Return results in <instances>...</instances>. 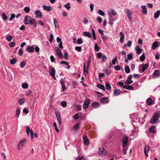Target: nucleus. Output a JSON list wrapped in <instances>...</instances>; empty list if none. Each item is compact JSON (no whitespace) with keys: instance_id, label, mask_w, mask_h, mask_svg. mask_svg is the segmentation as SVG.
I'll return each instance as SVG.
<instances>
[{"instance_id":"f257e3e1","label":"nucleus","mask_w":160,"mask_h":160,"mask_svg":"<svg viewBox=\"0 0 160 160\" xmlns=\"http://www.w3.org/2000/svg\"><path fill=\"white\" fill-rule=\"evenodd\" d=\"M160 116V112L158 111L155 112L151 119L150 122L152 124L157 123Z\"/></svg>"},{"instance_id":"f03ea898","label":"nucleus","mask_w":160,"mask_h":160,"mask_svg":"<svg viewBox=\"0 0 160 160\" xmlns=\"http://www.w3.org/2000/svg\"><path fill=\"white\" fill-rule=\"evenodd\" d=\"M124 12L126 13L127 16L128 18V19L129 20L130 22H132V13L131 11L129 9L127 8H125L124 9Z\"/></svg>"},{"instance_id":"7ed1b4c3","label":"nucleus","mask_w":160,"mask_h":160,"mask_svg":"<svg viewBox=\"0 0 160 160\" xmlns=\"http://www.w3.org/2000/svg\"><path fill=\"white\" fill-rule=\"evenodd\" d=\"M128 137L127 136H124L122 139V145L123 147H125L128 144Z\"/></svg>"},{"instance_id":"20e7f679","label":"nucleus","mask_w":160,"mask_h":160,"mask_svg":"<svg viewBox=\"0 0 160 160\" xmlns=\"http://www.w3.org/2000/svg\"><path fill=\"white\" fill-rule=\"evenodd\" d=\"M107 151L103 148H100L98 151L99 155L103 156L106 155L107 154Z\"/></svg>"},{"instance_id":"39448f33","label":"nucleus","mask_w":160,"mask_h":160,"mask_svg":"<svg viewBox=\"0 0 160 160\" xmlns=\"http://www.w3.org/2000/svg\"><path fill=\"white\" fill-rule=\"evenodd\" d=\"M90 102V99H88L85 100L83 104V109H86L88 108L89 106Z\"/></svg>"},{"instance_id":"423d86ee","label":"nucleus","mask_w":160,"mask_h":160,"mask_svg":"<svg viewBox=\"0 0 160 160\" xmlns=\"http://www.w3.org/2000/svg\"><path fill=\"white\" fill-rule=\"evenodd\" d=\"M150 150V148L148 144L146 145L144 149V153L146 157H148V152Z\"/></svg>"},{"instance_id":"0eeeda50","label":"nucleus","mask_w":160,"mask_h":160,"mask_svg":"<svg viewBox=\"0 0 160 160\" xmlns=\"http://www.w3.org/2000/svg\"><path fill=\"white\" fill-rule=\"evenodd\" d=\"M82 138L84 144L86 145H88L89 143V141L87 137L85 135H84L83 136Z\"/></svg>"},{"instance_id":"6e6552de","label":"nucleus","mask_w":160,"mask_h":160,"mask_svg":"<svg viewBox=\"0 0 160 160\" xmlns=\"http://www.w3.org/2000/svg\"><path fill=\"white\" fill-rule=\"evenodd\" d=\"M49 73L51 76L55 75V69L51 66L49 68Z\"/></svg>"},{"instance_id":"1a4fd4ad","label":"nucleus","mask_w":160,"mask_h":160,"mask_svg":"<svg viewBox=\"0 0 160 160\" xmlns=\"http://www.w3.org/2000/svg\"><path fill=\"white\" fill-rule=\"evenodd\" d=\"M55 114L56 115L57 120L58 121L59 123L60 124H62V122L60 113L58 111H56L55 112Z\"/></svg>"},{"instance_id":"9d476101","label":"nucleus","mask_w":160,"mask_h":160,"mask_svg":"<svg viewBox=\"0 0 160 160\" xmlns=\"http://www.w3.org/2000/svg\"><path fill=\"white\" fill-rule=\"evenodd\" d=\"M34 14L36 15V18H41L42 17V13L39 10H36L34 12Z\"/></svg>"},{"instance_id":"9b49d317","label":"nucleus","mask_w":160,"mask_h":160,"mask_svg":"<svg viewBox=\"0 0 160 160\" xmlns=\"http://www.w3.org/2000/svg\"><path fill=\"white\" fill-rule=\"evenodd\" d=\"M159 76V70H155L152 75L153 78H157Z\"/></svg>"},{"instance_id":"f8f14e48","label":"nucleus","mask_w":160,"mask_h":160,"mask_svg":"<svg viewBox=\"0 0 160 160\" xmlns=\"http://www.w3.org/2000/svg\"><path fill=\"white\" fill-rule=\"evenodd\" d=\"M80 123L78 122L76 123L73 126L72 129L73 130L75 131L76 132L78 131V129L80 127Z\"/></svg>"},{"instance_id":"ddd939ff","label":"nucleus","mask_w":160,"mask_h":160,"mask_svg":"<svg viewBox=\"0 0 160 160\" xmlns=\"http://www.w3.org/2000/svg\"><path fill=\"white\" fill-rule=\"evenodd\" d=\"M100 101L102 103L105 104L109 102V100L108 98L104 97L100 99Z\"/></svg>"},{"instance_id":"4468645a","label":"nucleus","mask_w":160,"mask_h":160,"mask_svg":"<svg viewBox=\"0 0 160 160\" xmlns=\"http://www.w3.org/2000/svg\"><path fill=\"white\" fill-rule=\"evenodd\" d=\"M158 47V42L155 41L152 43V48L153 50H155Z\"/></svg>"},{"instance_id":"2eb2a0df","label":"nucleus","mask_w":160,"mask_h":160,"mask_svg":"<svg viewBox=\"0 0 160 160\" xmlns=\"http://www.w3.org/2000/svg\"><path fill=\"white\" fill-rule=\"evenodd\" d=\"M30 24L33 27H35L36 26V22L35 19H31V21L29 22L28 24Z\"/></svg>"},{"instance_id":"dca6fc26","label":"nucleus","mask_w":160,"mask_h":160,"mask_svg":"<svg viewBox=\"0 0 160 160\" xmlns=\"http://www.w3.org/2000/svg\"><path fill=\"white\" fill-rule=\"evenodd\" d=\"M91 106L93 108H97L100 106V104L97 102H94L92 103Z\"/></svg>"},{"instance_id":"f3484780","label":"nucleus","mask_w":160,"mask_h":160,"mask_svg":"<svg viewBox=\"0 0 160 160\" xmlns=\"http://www.w3.org/2000/svg\"><path fill=\"white\" fill-rule=\"evenodd\" d=\"M141 8H142V12L144 15H146L147 14L148 12L146 6L145 5H143L141 6Z\"/></svg>"},{"instance_id":"a211bd4d","label":"nucleus","mask_w":160,"mask_h":160,"mask_svg":"<svg viewBox=\"0 0 160 160\" xmlns=\"http://www.w3.org/2000/svg\"><path fill=\"white\" fill-rule=\"evenodd\" d=\"M108 14L110 16H114L116 15L117 12L113 9H111L108 12Z\"/></svg>"},{"instance_id":"6ab92c4d","label":"nucleus","mask_w":160,"mask_h":160,"mask_svg":"<svg viewBox=\"0 0 160 160\" xmlns=\"http://www.w3.org/2000/svg\"><path fill=\"white\" fill-rule=\"evenodd\" d=\"M61 86L62 88V91L64 92L66 90V88L65 85V83L62 80V79H61L60 80Z\"/></svg>"},{"instance_id":"aec40b11","label":"nucleus","mask_w":160,"mask_h":160,"mask_svg":"<svg viewBox=\"0 0 160 160\" xmlns=\"http://www.w3.org/2000/svg\"><path fill=\"white\" fill-rule=\"evenodd\" d=\"M136 53L138 54H140L142 52V50L140 48L139 46H136L135 48Z\"/></svg>"},{"instance_id":"412c9836","label":"nucleus","mask_w":160,"mask_h":160,"mask_svg":"<svg viewBox=\"0 0 160 160\" xmlns=\"http://www.w3.org/2000/svg\"><path fill=\"white\" fill-rule=\"evenodd\" d=\"M32 18H31L30 17L28 16L24 18V22H25V24H28L30 21H31V19H32Z\"/></svg>"},{"instance_id":"4be33fe9","label":"nucleus","mask_w":160,"mask_h":160,"mask_svg":"<svg viewBox=\"0 0 160 160\" xmlns=\"http://www.w3.org/2000/svg\"><path fill=\"white\" fill-rule=\"evenodd\" d=\"M88 67L87 66L86 67V64L84 63V67H83V71L84 74L85 75H87L88 74Z\"/></svg>"},{"instance_id":"5701e85b","label":"nucleus","mask_w":160,"mask_h":160,"mask_svg":"<svg viewBox=\"0 0 160 160\" xmlns=\"http://www.w3.org/2000/svg\"><path fill=\"white\" fill-rule=\"evenodd\" d=\"M121 92L120 90L118 89H115L114 91L113 94L115 96H117L119 95Z\"/></svg>"},{"instance_id":"b1692460","label":"nucleus","mask_w":160,"mask_h":160,"mask_svg":"<svg viewBox=\"0 0 160 160\" xmlns=\"http://www.w3.org/2000/svg\"><path fill=\"white\" fill-rule=\"evenodd\" d=\"M149 66V64L148 63H146L145 64L142 66V72L141 73H142L144 72L148 68Z\"/></svg>"},{"instance_id":"393cba45","label":"nucleus","mask_w":160,"mask_h":160,"mask_svg":"<svg viewBox=\"0 0 160 160\" xmlns=\"http://www.w3.org/2000/svg\"><path fill=\"white\" fill-rule=\"evenodd\" d=\"M43 9L46 11H50L52 10V7L50 6H46L45 5H43L42 6Z\"/></svg>"},{"instance_id":"a878e982","label":"nucleus","mask_w":160,"mask_h":160,"mask_svg":"<svg viewBox=\"0 0 160 160\" xmlns=\"http://www.w3.org/2000/svg\"><path fill=\"white\" fill-rule=\"evenodd\" d=\"M26 142V139H24L22 140H21L19 142V147H20V148L22 147L24 144H25Z\"/></svg>"},{"instance_id":"bb28decb","label":"nucleus","mask_w":160,"mask_h":160,"mask_svg":"<svg viewBox=\"0 0 160 160\" xmlns=\"http://www.w3.org/2000/svg\"><path fill=\"white\" fill-rule=\"evenodd\" d=\"M123 88L129 90H133L134 89V87L131 85H124L123 86Z\"/></svg>"},{"instance_id":"cd10ccee","label":"nucleus","mask_w":160,"mask_h":160,"mask_svg":"<svg viewBox=\"0 0 160 160\" xmlns=\"http://www.w3.org/2000/svg\"><path fill=\"white\" fill-rule=\"evenodd\" d=\"M149 131L152 133H155L156 132V128L154 126H152L149 129Z\"/></svg>"},{"instance_id":"c85d7f7f","label":"nucleus","mask_w":160,"mask_h":160,"mask_svg":"<svg viewBox=\"0 0 160 160\" xmlns=\"http://www.w3.org/2000/svg\"><path fill=\"white\" fill-rule=\"evenodd\" d=\"M114 20L113 18L112 17V16H109V24L112 26Z\"/></svg>"},{"instance_id":"c756f323","label":"nucleus","mask_w":160,"mask_h":160,"mask_svg":"<svg viewBox=\"0 0 160 160\" xmlns=\"http://www.w3.org/2000/svg\"><path fill=\"white\" fill-rule=\"evenodd\" d=\"M27 50L29 52H32L34 51V48L33 47H28L27 48Z\"/></svg>"},{"instance_id":"7c9ffc66","label":"nucleus","mask_w":160,"mask_h":160,"mask_svg":"<svg viewBox=\"0 0 160 160\" xmlns=\"http://www.w3.org/2000/svg\"><path fill=\"white\" fill-rule=\"evenodd\" d=\"M83 34L84 36L88 38H91L92 37V34L89 32H84L83 33Z\"/></svg>"},{"instance_id":"2f4dec72","label":"nucleus","mask_w":160,"mask_h":160,"mask_svg":"<svg viewBox=\"0 0 160 160\" xmlns=\"http://www.w3.org/2000/svg\"><path fill=\"white\" fill-rule=\"evenodd\" d=\"M97 86L98 88L103 90V91H105V89L104 86L102 85L100 83H98L97 84Z\"/></svg>"},{"instance_id":"473e14b6","label":"nucleus","mask_w":160,"mask_h":160,"mask_svg":"<svg viewBox=\"0 0 160 160\" xmlns=\"http://www.w3.org/2000/svg\"><path fill=\"white\" fill-rule=\"evenodd\" d=\"M160 15V11L158 10L154 14V18H158Z\"/></svg>"},{"instance_id":"72a5a7b5","label":"nucleus","mask_w":160,"mask_h":160,"mask_svg":"<svg viewBox=\"0 0 160 160\" xmlns=\"http://www.w3.org/2000/svg\"><path fill=\"white\" fill-rule=\"evenodd\" d=\"M17 62V59L15 58H14L10 61V63L12 65L15 64Z\"/></svg>"},{"instance_id":"f704fd0d","label":"nucleus","mask_w":160,"mask_h":160,"mask_svg":"<svg viewBox=\"0 0 160 160\" xmlns=\"http://www.w3.org/2000/svg\"><path fill=\"white\" fill-rule=\"evenodd\" d=\"M117 57V56H116L115 58L112 59V62L113 65H115L116 63V62H118Z\"/></svg>"},{"instance_id":"c9c22d12","label":"nucleus","mask_w":160,"mask_h":160,"mask_svg":"<svg viewBox=\"0 0 160 160\" xmlns=\"http://www.w3.org/2000/svg\"><path fill=\"white\" fill-rule=\"evenodd\" d=\"M64 7H65L68 10H69L71 8V5L69 2H68L67 3L65 4L64 5Z\"/></svg>"},{"instance_id":"e433bc0d","label":"nucleus","mask_w":160,"mask_h":160,"mask_svg":"<svg viewBox=\"0 0 160 160\" xmlns=\"http://www.w3.org/2000/svg\"><path fill=\"white\" fill-rule=\"evenodd\" d=\"M133 82V81L132 80L127 79L124 82V83L126 84H129L132 83Z\"/></svg>"},{"instance_id":"4c0bfd02","label":"nucleus","mask_w":160,"mask_h":160,"mask_svg":"<svg viewBox=\"0 0 160 160\" xmlns=\"http://www.w3.org/2000/svg\"><path fill=\"white\" fill-rule=\"evenodd\" d=\"M147 103L149 105H151L153 102V100L151 98H149L147 99Z\"/></svg>"},{"instance_id":"58836bf2","label":"nucleus","mask_w":160,"mask_h":160,"mask_svg":"<svg viewBox=\"0 0 160 160\" xmlns=\"http://www.w3.org/2000/svg\"><path fill=\"white\" fill-rule=\"evenodd\" d=\"M26 64V62L24 60H23L20 63V66L21 68H23L25 66Z\"/></svg>"},{"instance_id":"ea45409f","label":"nucleus","mask_w":160,"mask_h":160,"mask_svg":"<svg viewBox=\"0 0 160 160\" xmlns=\"http://www.w3.org/2000/svg\"><path fill=\"white\" fill-rule=\"evenodd\" d=\"M145 59V56L144 54V53H143V54L140 57L139 59L140 60L142 61H143Z\"/></svg>"},{"instance_id":"a19ab883","label":"nucleus","mask_w":160,"mask_h":160,"mask_svg":"<svg viewBox=\"0 0 160 160\" xmlns=\"http://www.w3.org/2000/svg\"><path fill=\"white\" fill-rule=\"evenodd\" d=\"M106 89L108 90H110L111 88V87L110 85V84L108 83H106L105 84Z\"/></svg>"},{"instance_id":"79ce46f5","label":"nucleus","mask_w":160,"mask_h":160,"mask_svg":"<svg viewBox=\"0 0 160 160\" xmlns=\"http://www.w3.org/2000/svg\"><path fill=\"white\" fill-rule=\"evenodd\" d=\"M125 72L126 73H129L130 72V69L129 67L128 66H126L124 69Z\"/></svg>"},{"instance_id":"37998d69","label":"nucleus","mask_w":160,"mask_h":160,"mask_svg":"<svg viewBox=\"0 0 160 160\" xmlns=\"http://www.w3.org/2000/svg\"><path fill=\"white\" fill-rule=\"evenodd\" d=\"M61 105L63 108H65L67 106V102L66 101H62L61 102Z\"/></svg>"},{"instance_id":"c03bdc74","label":"nucleus","mask_w":160,"mask_h":160,"mask_svg":"<svg viewBox=\"0 0 160 160\" xmlns=\"http://www.w3.org/2000/svg\"><path fill=\"white\" fill-rule=\"evenodd\" d=\"M24 11L26 13L29 12L30 11V8L29 7H26L24 8Z\"/></svg>"},{"instance_id":"a18cd8bd","label":"nucleus","mask_w":160,"mask_h":160,"mask_svg":"<svg viewBox=\"0 0 160 160\" xmlns=\"http://www.w3.org/2000/svg\"><path fill=\"white\" fill-rule=\"evenodd\" d=\"M25 99L24 98H22L19 99L18 100V102L21 105L24 102Z\"/></svg>"},{"instance_id":"49530a36","label":"nucleus","mask_w":160,"mask_h":160,"mask_svg":"<svg viewBox=\"0 0 160 160\" xmlns=\"http://www.w3.org/2000/svg\"><path fill=\"white\" fill-rule=\"evenodd\" d=\"M58 20L57 19H55L54 20L53 23L55 28H57L58 27V25H57Z\"/></svg>"},{"instance_id":"de8ad7c7","label":"nucleus","mask_w":160,"mask_h":160,"mask_svg":"<svg viewBox=\"0 0 160 160\" xmlns=\"http://www.w3.org/2000/svg\"><path fill=\"white\" fill-rule=\"evenodd\" d=\"M77 43L78 44H80L83 43L82 39V38H78L77 40Z\"/></svg>"},{"instance_id":"09e8293b","label":"nucleus","mask_w":160,"mask_h":160,"mask_svg":"<svg viewBox=\"0 0 160 160\" xmlns=\"http://www.w3.org/2000/svg\"><path fill=\"white\" fill-rule=\"evenodd\" d=\"M7 40L8 41H11L12 39V37L11 35H9L6 37Z\"/></svg>"},{"instance_id":"8fccbe9b","label":"nucleus","mask_w":160,"mask_h":160,"mask_svg":"<svg viewBox=\"0 0 160 160\" xmlns=\"http://www.w3.org/2000/svg\"><path fill=\"white\" fill-rule=\"evenodd\" d=\"M133 55L132 53H129L127 55V58L128 60H130L132 58Z\"/></svg>"},{"instance_id":"3c124183","label":"nucleus","mask_w":160,"mask_h":160,"mask_svg":"<svg viewBox=\"0 0 160 160\" xmlns=\"http://www.w3.org/2000/svg\"><path fill=\"white\" fill-rule=\"evenodd\" d=\"M2 17L3 20L4 21L6 20L8 18L7 16L4 13H2Z\"/></svg>"},{"instance_id":"603ef678","label":"nucleus","mask_w":160,"mask_h":160,"mask_svg":"<svg viewBox=\"0 0 160 160\" xmlns=\"http://www.w3.org/2000/svg\"><path fill=\"white\" fill-rule=\"evenodd\" d=\"M53 125L54 127L55 128V129L56 131L57 132H59V130L58 128L57 127V124H56V123L55 122H53Z\"/></svg>"},{"instance_id":"864d4df0","label":"nucleus","mask_w":160,"mask_h":160,"mask_svg":"<svg viewBox=\"0 0 160 160\" xmlns=\"http://www.w3.org/2000/svg\"><path fill=\"white\" fill-rule=\"evenodd\" d=\"M97 21L99 23H101L102 21V18L100 16H98L97 17V18H96Z\"/></svg>"},{"instance_id":"5fc2aeb1","label":"nucleus","mask_w":160,"mask_h":160,"mask_svg":"<svg viewBox=\"0 0 160 160\" xmlns=\"http://www.w3.org/2000/svg\"><path fill=\"white\" fill-rule=\"evenodd\" d=\"M55 50L56 51V53L57 54L60 53L61 52V50L58 47H55L54 48Z\"/></svg>"},{"instance_id":"6e6d98bb","label":"nucleus","mask_w":160,"mask_h":160,"mask_svg":"<svg viewBox=\"0 0 160 160\" xmlns=\"http://www.w3.org/2000/svg\"><path fill=\"white\" fill-rule=\"evenodd\" d=\"M53 39V36L52 34H51L50 35V38L49 39V41L50 43L52 42V40Z\"/></svg>"},{"instance_id":"4d7b16f0","label":"nucleus","mask_w":160,"mask_h":160,"mask_svg":"<svg viewBox=\"0 0 160 160\" xmlns=\"http://www.w3.org/2000/svg\"><path fill=\"white\" fill-rule=\"evenodd\" d=\"M22 87L23 88L26 89L28 88V85L27 83H23L22 84Z\"/></svg>"},{"instance_id":"13d9d810","label":"nucleus","mask_w":160,"mask_h":160,"mask_svg":"<svg viewBox=\"0 0 160 160\" xmlns=\"http://www.w3.org/2000/svg\"><path fill=\"white\" fill-rule=\"evenodd\" d=\"M101 38L102 39L103 41H106L108 40L109 38L106 36H105L104 35H101Z\"/></svg>"},{"instance_id":"bf43d9fd","label":"nucleus","mask_w":160,"mask_h":160,"mask_svg":"<svg viewBox=\"0 0 160 160\" xmlns=\"http://www.w3.org/2000/svg\"><path fill=\"white\" fill-rule=\"evenodd\" d=\"M98 14L102 16H104L105 15L104 12L101 10H99L98 11Z\"/></svg>"},{"instance_id":"052dcab7","label":"nucleus","mask_w":160,"mask_h":160,"mask_svg":"<svg viewBox=\"0 0 160 160\" xmlns=\"http://www.w3.org/2000/svg\"><path fill=\"white\" fill-rule=\"evenodd\" d=\"M68 53L67 52H65L64 53V58L65 59L67 60L68 59Z\"/></svg>"},{"instance_id":"680f3d73","label":"nucleus","mask_w":160,"mask_h":160,"mask_svg":"<svg viewBox=\"0 0 160 160\" xmlns=\"http://www.w3.org/2000/svg\"><path fill=\"white\" fill-rule=\"evenodd\" d=\"M91 57H89L88 58V61H87V66L89 67L90 64V62H91Z\"/></svg>"},{"instance_id":"e2e57ef3","label":"nucleus","mask_w":160,"mask_h":160,"mask_svg":"<svg viewBox=\"0 0 160 160\" xmlns=\"http://www.w3.org/2000/svg\"><path fill=\"white\" fill-rule=\"evenodd\" d=\"M20 111L19 109L18 108L16 110V115L18 118L19 117V115L20 114Z\"/></svg>"},{"instance_id":"0e129e2a","label":"nucleus","mask_w":160,"mask_h":160,"mask_svg":"<svg viewBox=\"0 0 160 160\" xmlns=\"http://www.w3.org/2000/svg\"><path fill=\"white\" fill-rule=\"evenodd\" d=\"M122 153L124 155H126L127 154V148L125 147H123V148Z\"/></svg>"},{"instance_id":"69168bd1","label":"nucleus","mask_w":160,"mask_h":160,"mask_svg":"<svg viewBox=\"0 0 160 160\" xmlns=\"http://www.w3.org/2000/svg\"><path fill=\"white\" fill-rule=\"evenodd\" d=\"M94 48L95 50L97 52L99 51V48L97 43L95 45Z\"/></svg>"},{"instance_id":"338daca9","label":"nucleus","mask_w":160,"mask_h":160,"mask_svg":"<svg viewBox=\"0 0 160 160\" xmlns=\"http://www.w3.org/2000/svg\"><path fill=\"white\" fill-rule=\"evenodd\" d=\"M23 52L21 49L20 48L18 51V53L19 56H21L23 54Z\"/></svg>"},{"instance_id":"774afa93","label":"nucleus","mask_w":160,"mask_h":160,"mask_svg":"<svg viewBox=\"0 0 160 160\" xmlns=\"http://www.w3.org/2000/svg\"><path fill=\"white\" fill-rule=\"evenodd\" d=\"M139 121L140 123L142 124L144 123L145 121V119H144V118H143L139 119Z\"/></svg>"}]
</instances>
